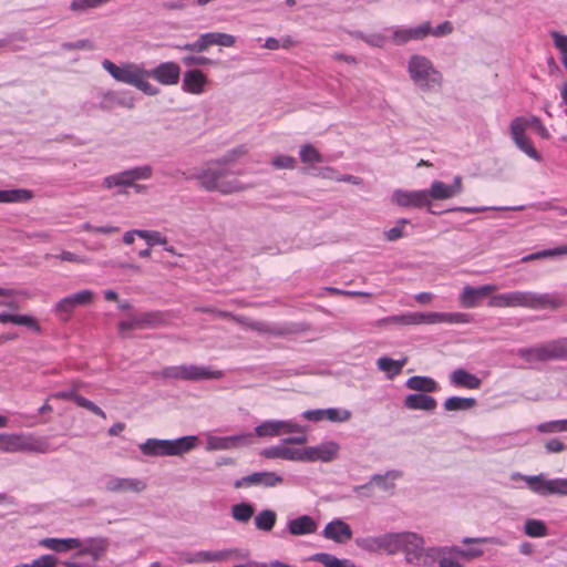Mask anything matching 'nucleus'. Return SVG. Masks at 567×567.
Instances as JSON below:
<instances>
[{"label":"nucleus","instance_id":"nucleus-1","mask_svg":"<svg viewBox=\"0 0 567 567\" xmlns=\"http://www.w3.org/2000/svg\"><path fill=\"white\" fill-rule=\"evenodd\" d=\"M102 68L117 82L136 87L148 96L159 94V89L148 81V70L143 63L122 62L115 64L104 59Z\"/></svg>","mask_w":567,"mask_h":567},{"label":"nucleus","instance_id":"nucleus-2","mask_svg":"<svg viewBox=\"0 0 567 567\" xmlns=\"http://www.w3.org/2000/svg\"><path fill=\"white\" fill-rule=\"evenodd\" d=\"M219 159L198 171L192 178L199 182L200 186L208 192H218L227 195L244 189L237 179H226L228 171Z\"/></svg>","mask_w":567,"mask_h":567},{"label":"nucleus","instance_id":"nucleus-3","mask_svg":"<svg viewBox=\"0 0 567 567\" xmlns=\"http://www.w3.org/2000/svg\"><path fill=\"white\" fill-rule=\"evenodd\" d=\"M408 72L413 83L422 91H436L442 86V73L424 55H412L408 62Z\"/></svg>","mask_w":567,"mask_h":567},{"label":"nucleus","instance_id":"nucleus-4","mask_svg":"<svg viewBox=\"0 0 567 567\" xmlns=\"http://www.w3.org/2000/svg\"><path fill=\"white\" fill-rule=\"evenodd\" d=\"M197 441V436L194 435L176 440L147 439L140 445V450L146 456H179L192 451Z\"/></svg>","mask_w":567,"mask_h":567},{"label":"nucleus","instance_id":"nucleus-5","mask_svg":"<svg viewBox=\"0 0 567 567\" xmlns=\"http://www.w3.org/2000/svg\"><path fill=\"white\" fill-rule=\"evenodd\" d=\"M0 451L3 453H47L49 443L47 439L31 433H1Z\"/></svg>","mask_w":567,"mask_h":567},{"label":"nucleus","instance_id":"nucleus-6","mask_svg":"<svg viewBox=\"0 0 567 567\" xmlns=\"http://www.w3.org/2000/svg\"><path fill=\"white\" fill-rule=\"evenodd\" d=\"M157 375L164 379L202 381L221 379L224 377V372L220 370H214L206 365L183 364L165 367L157 373Z\"/></svg>","mask_w":567,"mask_h":567},{"label":"nucleus","instance_id":"nucleus-7","mask_svg":"<svg viewBox=\"0 0 567 567\" xmlns=\"http://www.w3.org/2000/svg\"><path fill=\"white\" fill-rule=\"evenodd\" d=\"M81 546L68 564L69 567H93L101 559L109 548V540L105 537H90L80 539Z\"/></svg>","mask_w":567,"mask_h":567},{"label":"nucleus","instance_id":"nucleus-8","mask_svg":"<svg viewBox=\"0 0 567 567\" xmlns=\"http://www.w3.org/2000/svg\"><path fill=\"white\" fill-rule=\"evenodd\" d=\"M517 355L528 363L567 359V339L520 348Z\"/></svg>","mask_w":567,"mask_h":567},{"label":"nucleus","instance_id":"nucleus-9","mask_svg":"<svg viewBox=\"0 0 567 567\" xmlns=\"http://www.w3.org/2000/svg\"><path fill=\"white\" fill-rule=\"evenodd\" d=\"M394 546V555L402 551L408 563L423 566L426 547H424V538L420 534L413 532L395 533Z\"/></svg>","mask_w":567,"mask_h":567},{"label":"nucleus","instance_id":"nucleus-10","mask_svg":"<svg viewBox=\"0 0 567 567\" xmlns=\"http://www.w3.org/2000/svg\"><path fill=\"white\" fill-rule=\"evenodd\" d=\"M513 480H523L527 487L535 494L547 497L550 495L567 496V478H547L544 474L523 475L513 474Z\"/></svg>","mask_w":567,"mask_h":567},{"label":"nucleus","instance_id":"nucleus-11","mask_svg":"<svg viewBox=\"0 0 567 567\" xmlns=\"http://www.w3.org/2000/svg\"><path fill=\"white\" fill-rule=\"evenodd\" d=\"M548 302L545 295L533 292L511 291L492 296L488 305L492 307H527L542 308Z\"/></svg>","mask_w":567,"mask_h":567},{"label":"nucleus","instance_id":"nucleus-12","mask_svg":"<svg viewBox=\"0 0 567 567\" xmlns=\"http://www.w3.org/2000/svg\"><path fill=\"white\" fill-rule=\"evenodd\" d=\"M424 567H465L460 559L458 546H430L423 561Z\"/></svg>","mask_w":567,"mask_h":567},{"label":"nucleus","instance_id":"nucleus-13","mask_svg":"<svg viewBox=\"0 0 567 567\" xmlns=\"http://www.w3.org/2000/svg\"><path fill=\"white\" fill-rule=\"evenodd\" d=\"M394 532L379 535L359 536L354 539L355 546L368 554L394 555Z\"/></svg>","mask_w":567,"mask_h":567},{"label":"nucleus","instance_id":"nucleus-14","mask_svg":"<svg viewBox=\"0 0 567 567\" xmlns=\"http://www.w3.org/2000/svg\"><path fill=\"white\" fill-rule=\"evenodd\" d=\"M162 322L163 316L157 311L134 313L128 319L118 322V333L121 337L127 338L134 330L154 328Z\"/></svg>","mask_w":567,"mask_h":567},{"label":"nucleus","instance_id":"nucleus-15","mask_svg":"<svg viewBox=\"0 0 567 567\" xmlns=\"http://www.w3.org/2000/svg\"><path fill=\"white\" fill-rule=\"evenodd\" d=\"M511 137L518 150L534 161H542L540 154L535 150L530 138L526 135V122L524 116L515 117L509 125Z\"/></svg>","mask_w":567,"mask_h":567},{"label":"nucleus","instance_id":"nucleus-16","mask_svg":"<svg viewBox=\"0 0 567 567\" xmlns=\"http://www.w3.org/2000/svg\"><path fill=\"white\" fill-rule=\"evenodd\" d=\"M392 202L401 207L423 208L426 207L429 213L434 214L431 210V202L429 200L427 189L420 190H406L395 189L392 193Z\"/></svg>","mask_w":567,"mask_h":567},{"label":"nucleus","instance_id":"nucleus-17","mask_svg":"<svg viewBox=\"0 0 567 567\" xmlns=\"http://www.w3.org/2000/svg\"><path fill=\"white\" fill-rule=\"evenodd\" d=\"M285 478L275 473V472H255L249 475H246L239 480H236L234 483L235 488H245L251 486H262V487H276L284 484Z\"/></svg>","mask_w":567,"mask_h":567},{"label":"nucleus","instance_id":"nucleus-18","mask_svg":"<svg viewBox=\"0 0 567 567\" xmlns=\"http://www.w3.org/2000/svg\"><path fill=\"white\" fill-rule=\"evenodd\" d=\"M340 445L337 442L328 441L316 446L302 449V462H331L337 458Z\"/></svg>","mask_w":567,"mask_h":567},{"label":"nucleus","instance_id":"nucleus-19","mask_svg":"<svg viewBox=\"0 0 567 567\" xmlns=\"http://www.w3.org/2000/svg\"><path fill=\"white\" fill-rule=\"evenodd\" d=\"M254 442V434L241 433L230 436H208L207 450L209 451H226L239 446L250 445Z\"/></svg>","mask_w":567,"mask_h":567},{"label":"nucleus","instance_id":"nucleus-20","mask_svg":"<svg viewBox=\"0 0 567 567\" xmlns=\"http://www.w3.org/2000/svg\"><path fill=\"white\" fill-rule=\"evenodd\" d=\"M463 192V178L457 175L452 184H445L441 181H433L427 189L429 200H446L460 195Z\"/></svg>","mask_w":567,"mask_h":567},{"label":"nucleus","instance_id":"nucleus-21","mask_svg":"<svg viewBox=\"0 0 567 567\" xmlns=\"http://www.w3.org/2000/svg\"><path fill=\"white\" fill-rule=\"evenodd\" d=\"M181 73V66L176 62H162L156 68L148 70V79L153 78L162 85L172 86L178 84Z\"/></svg>","mask_w":567,"mask_h":567},{"label":"nucleus","instance_id":"nucleus-22","mask_svg":"<svg viewBox=\"0 0 567 567\" xmlns=\"http://www.w3.org/2000/svg\"><path fill=\"white\" fill-rule=\"evenodd\" d=\"M402 477V472L398 470H390L384 474H374L371 476L367 484L353 487L354 493H360L365 489H371L373 485L378 486L384 492H392L395 487V481Z\"/></svg>","mask_w":567,"mask_h":567},{"label":"nucleus","instance_id":"nucleus-23","mask_svg":"<svg viewBox=\"0 0 567 567\" xmlns=\"http://www.w3.org/2000/svg\"><path fill=\"white\" fill-rule=\"evenodd\" d=\"M105 488L112 493H141L146 488V483L141 478L113 476L106 481Z\"/></svg>","mask_w":567,"mask_h":567},{"label":"nucleus","instance_id":"nucleus-24","mask_svg":"<svg viewBox=\"0 0 567 567\" xmlns=\"http://www.w3.org/2000/svg\"><path fill=\"white\" fill-rule=\"evenodd\" d=\"M430 32V22H423L413 28H395L392 33V41L398 45H402L412 40H422L426 38Z\"/></svg>","mask_w":567,"mask_h":567},{"label":"nucleus","instance_id":"nucleus-25","mask_svg":"<svg viewBox=\"0 0 567 567\" xmlns=\"http://www.w3.org/2000/svg\"><path fill=\"white\" fill-rule=\"evenodd\" d=\"M352 529L349 524H347L341 518H334L329 522L323 530L322 536L326 539L332 540L338 544H346L348 540L352 538Z\"/></svg>","mask_w":567,"mask_h":567},{"label":"nucleus","instance_id":"nucleus-26","mask_svg":"<svg viewBox=\"0 0 567 567\" xmlns=\"http://www.w3.org/2000/svg\"><path fill=\"white\" fill-rule=\"evenodd\" d=\"M260 455L270 460H285L292 462H302V449L290 447L284 442L278 445H271L261 450Z\"/></svg>","mask_w":567,"mask_h":567},{"label":"nucleus","instance_id":"nucleus-27","mask_svg":"<svg viewBox=\"0 0 567 567\" xmlns=\"http://www.w3.org/2000/svg\"><path fill=\"white\" fill-rule=\"evenodd\" d=\"M436 316H429V313L423 312H405L383 318L378 321V324L416 326L422 323H430V321L434 320Z\"/></svg>","mask_w":567,"mask_h":567},{"label":"nucleus","instance_id":"nucleus-28","mask_svg":"<svg viewBox=\"0 0 567 567\" xmlns=\"http://www.w3.org/2000/svg\"><path fill=\"white\" fill-rule=\"evenodd\" d=\"M208 83L207 76L198 69H192L184 73L182 90L186 93L200 95Z\"/></svg>","mask_w":567,"mask_h":567},{"label":"nucleus","instance_id":"nucleus-29","mask_svg":"<svg viewBox=\"0 0 567 567\" xmlns=\"http://www.w3.org/2000/svg\"><path fill=\"white\" fill-rule=\"evenodd\" d=\"M91 299L92 292L90 290H81L60 300L56 305V311L63 320H66L76 306L86 305L91 301Z\"/></svg>","mask_w":567,"mask_h":567},{"label":"nucleus","instance_id":"nucleus-30","mask_svg":"<svg viewBox=\"0 0 567 567\" xmlns=\"http://www.w3.org/2000/svg\"><path fill=\"white\" fill-rule=\"evenodd\" d=\"M495 286H466L463 290L460 300L463 307L474 308L480 301L488 297L494 291Z\"/></svg>","mask_w":567,"mask_h":567},{"label":"nucleus","instance_id":"nucleus-31","mask_svg":"<svg viewBox=\"0 0 567 567\" xmlns=\"http://www.w3.org/2000/svg\"><path fill=\"white\" fill-rule=\"evenodd\" d=\"M287 529L292 536L310 535L317 532L318 523L309 515H301L290 519L287 523Z\"/></svg>","mask_w":567,"mask_h":567},{"label":"nucleus","instance_id":"nucleus-32","mask_svg":"<svg viewBox=\"0 0 567 567\" xmlns=\"http://www.w3.org/2000/svg\"><path fill=\"white\" fill-rule=\"evenodd\" d=\"M39 545L43 548L50 549L55 553H66L70 550H76L80 544V538H55V537H48L43 538L39 542Z\"/></svg>","mask_w":567,"mask_h":567},{"label":"nucleus","instance_id":"nucleus-33","mask_svg":"<svg viewBox=\"0 0 567 567\" xmlns=\"http://www.w3.org/2000/svg\"><path fill=\"white\" fill-rule=\"evenodd\" d=\"M403 405L409 410L434 411L437 402L425 393H413L405 396Z\"/></svg>","mask_w":567,"mask_h":567},{"label":"nucleus","instance_id":"nucleus-34","mask_svg":"<svg viewBox=\"0 0 567 567\" xmlns=\"http://www.w3.org/2000/svg\"><path fill=\"white\" fill-rule=\"evenodd\" d=\"M450 382L454 386L475 390L481 386V379L464 369H456L450 375Z\"/></svg>","mask_w":567,"mask_h":567},{"label":"nucleus","instance_id":"nucleus-35","mask_svg":"<svg viewBox=\"0 0 567 567\" xmlns=\"http://www.w3.org/2000/svg\"><path fill=\"white\" fill-rule=\"evenodd\" d=\"M243 557L239 549L228 548L221 550H200L199 558L200 564L205 563H214V561H227L231 558H240Z\"/></svg>","mask_w":567,"mask_h":567},{"label":"nucleus","instance_id":"nucleus-36","mask_svg":"<svg viewBox=\"0 0 567 567\" xmlns=\"http://www.w3.org/2000/svg\"><path fill=\"white\" fill-rule=\"evenodd\" d=\"M406 388L410 390L431 393L439 389L436 381L430 377L414 375L406 380Z\"/></svg>","mask_w":567,"mask_h":567},{"label":"nucleus","instance_id":"nucleus-37","mask_svg":"<svg viewBox=\"0 0 567 567\" xmlns=\"http://www.w3.org/2000/svg\"><path fill=\"white\" fill-rule=\"evenodd\" d=\"M405 363V359L393 360L389 357H381L377 360V367L386 374L388 379H393L400 374Z\"/></svg>","mask_w":567,"mask_h":567},{"label":"nucleus","instance_id":"nucleus-38","mask_svg":"<svg viewBox=\"0 0 567 567\" xmlns=\"http://www.w3.org/2000/svg\"><path fill=\"white\" fill-rule=\"evenodd\" d=\"M312 560L320 563L323 567H357L350 559H341L328 553H318Z\"/></svg>","mask_w":567,"mask_h":567},{"label":"nucleus","instance_id":"nucleus-39","mask_svg":"<svg viewBox=\"0 0 567 567\" xmlns=\"http://www.w3.org/2000/svg\"><path fill=\"white\" fill-rule=\"evenodd\" d=\"M231 517L238 523H248L255 514V506L248 502L234 504L230 509Z\"/></svg>","mask_w":567,"mask_h":567},{"label":"nucleus","instance_id":"nucleus-40","mask_svg":"<svg viewBox=\"0 0 567 567\" xmlns=\"http://www.w3.org/2000/svg\"><path fill=\"white\" fill-rule=\"evenodd\" d=\"M33 197L29 189H0V203H25Z\"/></svg>","mask_w":567,"mask_h":567},{"label":"nucleus","instance_id":"nucleus-41","mask_svg":"<svg viewBox=\"0 0 567 567\" xmlns=\"http://www.w3.org/2000/svg\"><path fill=\"white\" fill-rule=\"evenodd\" d=\"M277 522V514L272 509H262L255 516V526L262 532H270Z\"/></svg>","mask_w":567,"mask_h":567},{"label":"nucleus","instance_id":"nucleus-42","mask_svg":"<svg viewBox=\"0 0 567 567\" xmlns=\"http://www.w3.org/2000/svg\"><path fill=\"white\" fill-rule=\"evenodd\" d=\"M429 316H436V318L434 320H431L430 323H437V322L470 323L473 320L472 315L463 313V312H454V313L429 312Z\"/></svg>","mask_w":567,"mask_h":567},{"label":"nucleus","instance_id":"nucleus-43","mask_svg":"<svg viewBox=\"0 0 567 567\" xmlns=\"http://www.w3.org/2000/svg\"><path fill=\"white\" fill-rule=\"evenodd\" d=\"M476 405V400L474 398H461V396H450L444 401V409L446 411H466Z\"/></svg>","mask_w":567,"mask_h":567},{"label":"nucleus","instance_id":"nucleus-44","mask_svg":"<svg viewBox=\"0 0 567 567\" xmlns=\"http://www.w3.org/2000/svg\"><path fill=\"white\" fill-rule=\"evenodd\" d=\"M132 183L127 176L126 169L105 176L102 181V186L105 189H112L115 187H130Z\"/></svg>","mask_w":567,"mask_h":567},{"label":"nucleus","instance_id":"nucleus-45","mask_svg":"<svg viewBox=\"0 0 567 567\" xmlns=\"http://www.w3.org/2000/svg\"><path fill=\"white\" fill-rule=\"evenodd\" d=\"M280 434V420H267L255 427V435L258 437L278 436Z\"/></svg>","mask_w":567,"mask_h":567},{"label":"nucleus","instance_id":"nucleus-46","mask_svg":"<svg viewBox=\"0 0 567 567\" xmlns=\"http://www.w3.org/2000/svg\"><path fill=\"white\" fill-rule=\"evenodd\" d=\"M208 48L210 45H221V47H233L236 42V39L231 34L223 33V32H208L204 33Z\"/></svg>","mask_w":567,"mask_h":567},{"label":"nucleus","instance_id":"nucleus-47","mask_svg":"<svg viewBox=\"0 0 567 567\" xmlns=\"http://www.w3.org/2000/svg\"><path fill=\"white\" fill-rule=\"evenodd\" d=\"M0 322L1 323H14L19 326H27L34 329H38V324L34 319L30 316L25 315H11L7 312L0 313Z\"/></svg>","mask_w":567,"mask_h":567},{"label":"nucleus","instance_id":"nucleus-48","mask_svg":"<svg viewBox=\"0 0 567 567\" xmlns=\"http://www.w3.org/2000/svg\"><path fill=\"white\" fill-rule=\"evenodd\" d=\"M126 173H127V176H128L132 185H134V182L151 179L153 177L154 171L151 165L145 164V165L127 168Z\"/></svg>","mask_w":567,"mask_h":567},{"label":"nucleus","instance_id":"nucleus-49","mask_svg":"<svg viewBox=\"0 0 567 567\" xmlns=\"http://www.w3.org/2000/svg\"><path fill=\"white\" fill-rule=\"evenodd\" d=\"M524 532L529 537H545L548 535V528L539 519H527L524 525Z\"/></svg>","mask_w":567,"mask_h":567},{"label":"nucleus","instance_id":"nucleus-50","mask_svg":"<svg viewBox=\"0 0 567 567\" xmlns=\"http://www.w3.org/2000/svg\"><path fill=\"white\" fill-rule=\"evenodd\" d=\"M561 255H567V244L564 246L550 248V249H544L537 252L529 254L522 258L523 261H532L536 259H543L548 257H557Z\"/></svg>","mask_w":567,"mask_h":567},{"label":"nucleus","instance_id":"nucleus-51","mask_svg":"<svg viewBox=\"0 0 567 567\" xmlns=\"http://www.w3.org/2000/svg\"><path fill=\"white\" fill-rule=\"evenodd\" d=\"M300 159L306 164L321 163L323 161L322 155L311 144H303L299 151Z\"/></svg>","mask_w":567,"mask_h":567},{"label":"nucleus","instance_id":"nucleus-52","mask_svg":"<svg viewBox=\"0 0 567 567\" xmlns=\"http://www.w3.org/2000/svg\"><path fill=\"white\" fill-rule=\"evenodd\" d=\"M103 6L102 0H72L69 8L72 12L80 14Z\"/></svg>","mask_w":567,"mask_h":567},{"label":"nucleus","instance_id":"nucleus-53","mask_svg":"<svg viewBox=\"0 0 567 567\" xmlns=\"http://www.w3.org/2000/svg\"><path fill=\"white\" fill-rule=\"evenodd\" d=\"M138 237L144 239L150 247L155 245H166L168 243L167 237L156 230L141 229Z\"/></svg>","mask_w":567,"mask_h":567},{"label":"nucleus","instance_id":"nucleus-54","mask_svg":"<svg viewBox=\"0 0 567 567\" xmlns=\"http://www.w3.org/2000/svg\"><path fill=\"white\" fill-rule=\"evenodd\" d=\"M326 420L330 422H346L350 420L351 412L341 408L324 409Z\"/></svg>","mask_w":567,"mask_h":567},{"label":"nucleus","instance_id":"nucleus-55","mask_svg":"<svg viewBox=\"0 0 567 567\" xmlns=\"http://www.w3.org/2000/svg\"><path fill=\"white\" fill-rule=\"evenodd\" d=\"M58 558L54 555H42L34 559L30 564H18L13 567H55L58 565Z\"/></svg>","mask_w":567,"mask_h":567},{"label":"nucleus","instance_id":"nucleus-56","mask_svg":"<svg viewBox=\"0 0 567 567\" xmlns=\"http://www.w3.org/2000/svg\"><path fill=\"white\" fill-rule=\"evenodd\" d=\"M410 221L405 218L398 220L396 225L384 233L388 241H395L404 236V228Z\"/></svg>","mask_w":567,"mask_h":567},{"label":"nucleus","instance_id":"nucleus-57","mask_svg":"<svg viewBox=\"0 0 567 567\" xmlns=\"http://www.w3.org/2000/svg\"><path fill=\"white\" fill-rule=\"evenodd\" d=\"M181 51H190L196 53H202L208 49L207 41L205 34H200L198 39L193 43L179 44L176 47Z\"/></svg>","mask_w":567,"mask_h":567},{"label":"nucleus","instance_id":"nucleus-58","mask_svg":"<svg viewBox=\"0 0 567 567\" xmlns=\"http://www.w3.org/2000/svg\"><path fill=\"white\" fill-rule=\"evenodd\" d=\"M526 130L532 127L542 138L548 140L550 134L537 116L525 117Z\"/></svg>","mask_w":567,"mask_h":567},{"label":"nucleus","instance_id":"nucleus-59","mask_svg":"<svg viewBox=\"0 0 567 567\" xmlns=\"http://www.w3.org/2000/svg\"><path fill=\"white\" fill-rule=\"evenodd\" d=\"M296 163V158L289 155H278L271 162L272 166L278 169H293Z\"/></svg>","mask_w":567,"mask_h":567},{"label":"nucleus","instance_id":"nucleus-60","mask_svg":"<svg viewBox=\"0 0 567 567\" xmlns=\"http://www.w3.org/2000/svg\"><path fill=\"white\" fill-rule=\"evenodd\" d=\"M76 405L89 410L90 412L94 413L97 416H101L102 419L106 417L104 411L100 406H97L94 402L87 400L82 395L81 398H76Z\"/></svg>","mask_w":567,"mask_h":567},{"label":"nucleus","instance_id":"nucleus-61","mask_svg":"<svg viewBox=\"0 0 567 567\" xmlns=\"http://www.w3.org/2000/svg\"><path fill=\"white\" fill-rule=\"evenodd\" d=\"M483 554H484L483 549L478 548V547H468L465 549H462L458 547V555H460L461 560L462 559L472 560V559L481 557Z\"/></svg>","mask_w":567,"mask_h":567},{"label":"nucleus","instance_id":"nucleus-62","mask_svg":"<svg viewBox=\"0 0 567 567\" xmlns=\"http://www.w3.org/2000/svg\"><path fill=\"white\" fill-rule=\"evenodd\" d=\"M182 62L186 66H193V65H206L210 64L213 61L206 56L202 55H185L182 59Z\"/></svg>","mask_w":567,"mask_h":567},{"label":"nucleus","instance_id":"nucleus-63","mask_svg":"<svg viewBox=\"0 0 567 567\" xmlns=\"http://www.w3.org/2000/svg\"><path fill=\"white\" fill-rule=\"evenodd\" d=\"M117 102V95L114 91H106L102 94V101L100 103V107L102 110H110L114 105H116Z\"/></svg>","mask_w":567,"mask_h":567},{"label":"nucleus","instance_id":"nucleus-64","mask_svg":"<svg viewBox=\"0 0 567 567\" xmlns=\"http://www.w3.org/2000/svg\"><path fill=\"white\" fill-rule=\"evenodd\" d=\"M452 32H453L452 23L450 21H444V22L440 23L439 25H436L435 28L431 27L430 34H432L433 37L440 38V37L447 35Z\"/></svg>","mask_w":567,"mask_h":567}]
</instances>
